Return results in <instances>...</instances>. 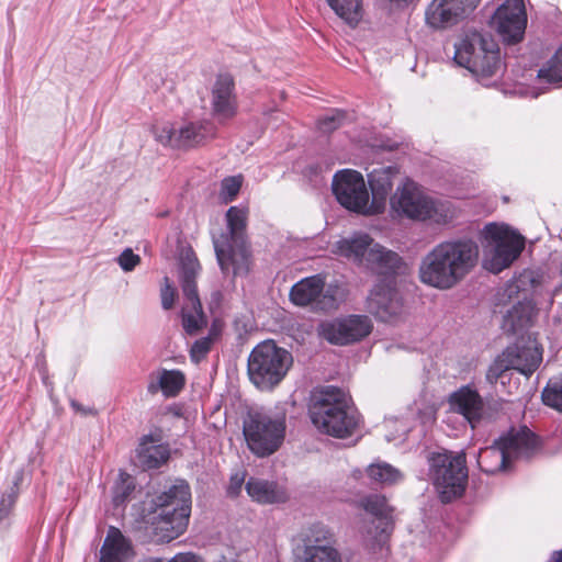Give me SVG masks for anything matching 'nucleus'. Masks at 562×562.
<instances>
[{
    "instance_id": "obj_38",
    "label": "nucleus",
    "mask_w": 562,
    "mask_h": 562,
    "mask_svg": "<svg viewBox=\"0 0 562 562\" xmlns=\"http://www.w3.org/2000/svg\"><path fill=\"white\" fill-rule=\"evenodd\" d=\"M541 398L547 406L562 413V375L548 382Z\"/></svg>"
},
{
    "instance_id": "obj_17",
    "label": "nucleus",
    "mask_w": 562,
    "mask_h": 562,
    "mask_svg": "<svg viewBox=\"0 0 562 562\" xmlns=\"http://www.w3.org/2000/svg\"><path fill=\"white\" fill-rule=\"evenodd\" d=\"M372 330L371 319L366 315H349L322 323L319 335L328 342L346 346L367 337Z\"/></svg>"
},
{
    "instance_id": "obj_6",
    "label": "nucleus",
    "mask_w": 562,
    "mask_h": 562,
    "mask_svg": "<svg viewBox=\"0 0 562 562\" xmlns=\"http://www.w3.org/2000/svg\"><path fill=\"white\" fill-rule=\"evenodd\" d=\"M454 48V61L467 68L483 86H491L501 78L504 68L501 53L490 34L468 31Z\"/></svg>"
},
{
    "instance_id": "obj_43",
    "label": "nucleus",
    "mask_w": 562,
    "mask_h": 562,
    "mask_svg": "<svg viewBox=\"0 0 562 562\" xmlns=\"http://www.w3.org/2000/svg\"><path fill=\"white\" fill-rule=\"evenodd\" d=\"M177 296L176 289L171 285L169 278H164V283L160 289L161 307L166 311L171 310Z\"/></svg>"
},
{
    "instance_id": "obj_42",
    "label": "nucleus",
    "mask_w": 562,
    "mask_h": 562,
    "mask_svg": "<svg viewBox=\"0 0 562 562\" xmlns=\"http://www.w3.org/2000/svg\"><path fill=\"white\" fill-rule=\"evenodd\" d=\"M344 120L342 112L335 111L325 114L317 121V127L323 133H330L337 130Z\"/></svg>"
},
{
    "instance_id": "obj_11",
    "label": "nucleus",
    "mask_w": 562,
    "mask_h": 562,
    "mask_svg": "<svg viewBox=\"0 0 562 562\" xmlns=\"http://www.w3.org/2000/svg\"><path fill=\"white\" fill-rule=\"evenodd\" d=\"M200 270L201 266L193 250L191 248L182 250L180 283L184 302L181 308V318L183 329L188 335H195L207 324L196 288V277Z\"/></svg>"
},
{
    "instance_id": "obj_33",
    "label": "nucleus",
    "mask_w": 562,
    "mask_h": 562,
    "mask_svg": "<svg viewBox=\"0 0 562 562\" xmlns=\"http://www.w3.org/2000/svg\"><path fill=\"white\" fill-rule=\"evenodd\" d=\"M533 308L530 304L518 303L504 316L503 328L506 331L516 334L531 324Z\"/></svg>"
},
{
    "instance_id": "obj_27",
    "label": "nucleus",
    "mask_w": 562,
    "mask_h": 562,
    "mask_svg": "<svg viewBox=\"0 0 562 562\" xmlns=\"http://www.w3.org/2000/svg\"><path fill=\"white\" fill-rule=\"evenodd\" d=\"M136 457L144 469H158L170 458V449L158 432L142 437Z\"/></svg>"
},
{
    "instance_id": "obj_37",
    "label": "nucleus",
    "mask_w": 562,
    "mask_h": 562,
    "mask_svg": "<svg viewBox=\"0 0 562 562\" xmlns=\"http://www.w3.org/2000/svg\"><path fill=\"white\" fill-rule=\"evenodd\" d=\"M538 78L548 83H558L562 81V46L539 69Z\"/></svg>"
},
{
    "instance_id": "obj_19",
    "label": "nucleus",
    "mask_w": 562,
    "mask_h": 562,
    "mask_svg": "<svg viewBox=\"0 0 562 562\" xmlns=\"http://www.w3.org/2000/svg\"><path fill=\"white\" fill-rule=\"evenodd\" d=\"M493 23L507 44L522 40L527 26V13L524 0H506L498 7Z\"/></svg>"
},
{
    "instance_id": "obj_22",
    "label": "nucleus",
    "mask_w": 562,
    "mask_h": 562,
    "mask_svg": "<svg viewBox=\"0 0 562 562\" xmlns=\"http://www.w3.org/2000/svg\"><path fill=\"white\" fill-rule=\"evenodd\" d=\"M481 0H432L428 5L425 18L432 29H445L457 24L471 13Z\"/></svg>"
},
{
    "instance_id": "obj_49",
    "label": "nucleus",
    "mask_w": 562,
    "mask_h": 562,
    "mask_svg": "<svg viewBox=\"0 0 562 562\" xmlns=\"http://www.w3.org/2000/svg\"><path fill=\"white\" fill-rule=\"evenodd\" d=\"M212 297L213 300L216 302V304L220 302V299H221V293L220 292H214L212 294Z\"/></svg>"
},
{
    "instance_id": "obj_16",
    "label": "nucleus",
    "mask_w": 562,
    "mask_h": 562,
    "mask_svg": "<svg viewBox=\"0 0 562 562\" xmlns=\"http://www.w3.org/2000/svg\"><path fill=\"white\" fill-rule=\"evenodd\" d=\"M335 543L334 532L322 524H315L303 539V548L297 562H344Z\"/></svg>"
},
{
    "instance_id": "obj_29",
    "label": "nucleus",
    "mask_w": 562,
    "mask_h": 562,
    "mask_svg": "<svg viewBox=\"0 0 562 562\" xmlns=\"http://www.w3.org/2000/svg\"><path fill=\"white\" fill-rule=\"evenodd\" d=\"M375 243L366 233H355L338 240L331 251L357 263H364L368 252Z\"/></svg>"
},
{
    "instance_id": "obj_3",
    "label": "nucleus",
    "mask_w": 562,
    "mask_h": 562,
    "mask_svg": "<svg viewBox=\"0 0 562 562\" xmlns=\"http://www.w3.org/2000/svg\"><path fill=\"white\" fill-rule=\"evenodd\" d=\"M308 412L314 426L333 437H349L359 426V414L350 397L335 386L315 392Z\"/></svg>"
},
{
    "instance_id": "obj_44",
    "label": "nucleus",
    "mask_w": 562,
    "mask_h": 562,
    "mask_svg": "<svg viewBox=\"0 0 562 562\" xmlns=\"http://www.w3.org/2000/svg\"><path fill=\"white\" fill-rule=\"evenodd\" d=\"M140 262V257L133 252L131 248L124 249L117 257V263L125 272L133 271Z\"/></svg>"
},
{
    "instance_id": "obj_15",
    "label": "nucleus",
    "mask_w": 562,
    "mask_h": 562,
    "mask_svg": "<svg viewBox=\"0 0 562 562\" xmlns=\"http://www.w3.org/2000/svg\"><path fill=\"white\" fill-rule=\"evenodd\" d=\"M331 188L341 206L362 215H370L369 192L360 172L351 169L336 172Z\"/></svg>"
},
{
    "instance_id": "obj_21",
    "label": "nucleus",
    "mask_w": 562,
    "mask_h": 562,
    "mask_svg": "<svg viewBox=\"0 0 562 562\" xmlns=\"http://www.w3.org/2000/svg\"><path fill=\"white\" fill-rule=\"evenodd\" d=\"M368 311L382 322H390L402 313L403 302L395 281L376 282L367 300Z\"/></svg>"
},
{
    "instance_id": "obj_1",
    "label": "nucleus",
    "mask_w": 562,
    "mask_h": 562,
    "mask_svg": "<svg viewBox=\"0 0 562 562\" xmlns=\"http://www.w3.org/2000/svg\"><path fill=\"white\" fill-rule=\"evenodd\" d=\"M479 254V246L469 238L441 241L422 259L419 279L429 286L449 290L475 268Z\"/></svg>"
},
{
    "instance_id": "obj_10",
    "label": "nucleus",
    "mask_w": 562,
    "mask_h": 562,
    "mask_svg": "<svg viewBox=\"0 0 562 562\" xmlns=\"http://www.w3.org/2000/svg\"><path fill=\"white\" fill-rule=\"evenodd\" d=\"M292 362V355L288 350L272 340H265L248 357L249 380L259 390L269 391L284 379Z\"/></svg>"
},
{
    "instance_id": "obj_25",
    "label": "nucleus",
    "mask_w": 562,
    "mask_h": 562,
    "mask_svg": "<svg viewBox=\"0 0 562 562\" xmlns=\"http://www.w3.org/2000/svg\"><path fill=\"white\" fill-rule=\"evenodd\" d=\"M503 355L510 362L512 370H516L526 376L532 374L542 360V349L536 340L531 339H528L525 345L518 342L507 347Z\"/></svg>"
},
{
    "instance_id": "obj_47",
    "label": "nucleus",
    "mask_w": 562,
    "mask_h": 562,
    "mask_svg": "<svg viewBox=\"0 0 562 562\" xmlns=\"http://www.w3.org/2000/svg\"><path fill=\"white\" fill-rule=\"evenodd\" d=\"M23 480V470H19L14 475L13 486L11 487L10 492L16 491L19 493V485Z\"/></svg>"
},
{
    "instance_id": "obj_2",
    "label": "nucleus",
    "mask_w": 562,
    "mask_h": 562,
    "mask_svg": "<svg viewBox=\"0 0 562 562\" xmlns=\"http://www.w3.org/2000/svg\"><path fill=\"white\" fill-rule=\"evenodd\" d=\"M190 513V486L179 480L151 499L146 517L147 530L157 542H170L186 531Z\"/></svg>"
},
{
    "instance_id": "obj_45",
    "label": "nucleus",
    "mask_w": 562,
    "mask_h": 562,
    "mask_svg": "<svg viewBox=\"0 0 562 562\" xmlns=\"http://www.w3.org/2000/svg\"><path fill=\"white\" fill-rule=\"evenodd\" d=\"M246 473L245 472H236L231 476L229 484L227 487V493L229 496H237L243 488L245 483Z\"/></svg>"
},
{
    "instance_id": "obj_46",
    "label": "nucleus",
    "mask_w": 562,
    "mask_h": 562,
    "mask_svg": "<svg viewBox=\"0 0 562 562\" xmlns=\"http://www.w3.org/2000/svg\"><path fill=\"white\" fill-rule=\"evenodd\" d=\"M70 406L78 413H81L82 415H92L94 414V409L93 408H86L83 407L81 404H79L78 402L76 401H71L70 402Z\"/></svg>"
},
{
    "instance_id": "obj_14",
    "label": "nucleus",
    "mask_w": 562,
    "mask_h": 562,
    "mask_svg": "<svg viewBox=\"0 0 562 562\" xmlns=\"http://www.w3.org/2000/svg\"><path fill=\"white\" fill-rule=\"evenodd\" d=\"M151 133L162 146L192 148L212 137L214 126L209 122H186L180 125L161 122L153 125Z\"/></svg>"
},
{
    "instance_id": "obj_7",
    "label": "nucleus",
    "mask_w": 562,
    "mask_h": 562,
    "mask_svg": "<svg viewBox=\"0 0 562 562\" xmlns=\"http://www.w3.org/2000/svg\"><path fill=\"white\" fill-rule=\"evenodd\" d=\"M538 448V438L527 427L512 428L493 446L480 450L477 464L483 472L494 474L514 460L530 458Z\"/></svg>"
},
{
    "instance_id": "obj_18",
    "label": "nucleus",
    "mask_w": 562,
    "mask_h": 562,
    "mask_svg": "<svg viewBox=\"0 0 562 562\" xmlns=\"http://www.w3.org/2000/svg\"><path fill=\"white\" fill-rule=\"evenodd\" d=\"M325 278L321 274L311 276L296 282L290 291V300L296 306L315 304L322 310L337 305L338 288L328 286L324 292Z\"/></svg>"
},
{
    "instance_id": "obj_8",
    "label": "nucleus",
    "mask_w": 562,
    "mask_h": 562,
    "mask_svg": "<svg viewBox=\"0 0 562 562\" xmlns=\"http://www.w3.org/2000/svg\"><path fill=\"white\" fill-rule=\"evenodd\" d=\"M285 430V415L269 409H250L243 422L247 447L259 458L269 457L280 449Z\"/></svg>"
},
{
    "instance_id": "obj_32",
    "label": "nucleus",
    "mask_w": 562,
    "mask_h": 562,
    "mask_svg": "<svg viewBox=\"0 0 562 562\" xmlns=\"http://www.w3.org/2000/svg\"><path fill=\"white\" fill-rule=\"evenodd\" d=\"M132 555L128 540L116 528H111L101 548V562H125Z\"/></svg>"
},
{
    "instance_id": "obj_35",
    "label": "nucleus",
    "mask_w": 562,
    "mask_h": 562,
    "mask_svg": "<svg viewBox=\"0 0 562 562\" xmlns=\"http://www.w3.org/2000/svg\"><path fill=\"white\" fill-rule=\"evenodd\" d=\"M135 490V481L132 475L121 471L112 490V502L115 507L124 505Z\"/></svg>"
},
{
    "instance_id": "obj_26",
    "label": "nucleus",
    "mask_w": 562,
    "mask_h": 562,
    "mask_svg": "<svg viewBox=\"0 0 562 562\" xmlns=\"http://www.w3.org/2000/svg\"><path fill=\"white\" fill-rule=\"evenodd\" d=\"M397 175L396 167H382L373 169L368 175L369 186L372 192V202L369 214H381L385 209L386 198L393 188V179Z\"/></svg>"
},
{
    "instance_id": "obj_20",
    "label": "nucleus",
    "mask_w": 562,
    "mask_h": 562,
    "mask_svg": "<svg viewBox=\"0 0 562 562\" xmlns=\"http://www.w3.org/2000/svg\"><path fill=\"white\" fill-rule=\"evenodd\" d=\"M360 506L375 518L374 530H367V541L373 550L383 549L393 530L392 508L384 496L373 494L363 497Z\"/></svg>"
},
{
    "instance_id": "obj_4",
    "label": "nucleus",
    "mask_w": 562,
    "mask_h": 562,
    "mask_svg": "<svg viewBox=\"0 0 562 562\" xmlns=\"http://www.w3.org/2000/svg\"><path fill=\"white\" fill-rule=\"evenodd\" d=\"M248 209L231 206L226 212L227 232L213 235L216 259L224 274L246 276L250 269V249L247 238Z\"/></svg>"
},
{
    "instance_id": "obj_24",
    "label": "nucleus",
    "mask_w": 562,
    "mask_h": 562,
    "mask_svg": "<svg viewBox=\"0 0 562 562\" xmlns=\"http://www.w3.org/2000/svg\"><path fill=\"white\" fill-rule=\"evenodd\" d=\"M212 111L221 121L232 119L237 111L235 82L229 74H221L212 88Z\"/></svg>"
},
{
    "instance_id": "obj_36",
    "label": "nucleus",
    "mask_w": 562,
    "mask_h": 562,
    "mask_svg": "<svg viewBox=\"0 0 562 562\" xmlns=\"http://www.w3.org/2000/svg\"><path fill=\"white\" fill-rule=\"evenodd\" d=\"M367 472L371 480L381 484H394L402 480V473L386 462L373 463Z\"/></svg>"
},
{
    "instance_id": "obj_39",
    "label": "nucleus",
    "mask_w": 562,
    "mask_h": 562,
    "mask_svg": "<svg viewBox=\"0 0 562 562\" xmlns=\"http://www.w3.org/2000/svg\"><path fill=\"white\" fill-rule=\"evenodd\" d=\"M243 183L240 176L224 178L221 182L220 199L223 203L232 202L238 194Z\"/></svg>"
},
{
    "instance_id": "obj_13",
    "label": "nucleus",
    "mask_w": 562,
    "mask_h": 562,
    "mask_svg": "<svg viewBox=\"0 0 562 562\" xmlns=\"http://www.w3.org/2000/svg\"><path fill=\"white\" fill-rule=\"evenodd\" d=\"M485 249L490 256L485 267L497 273L509 267L525 247L524 238L504 224L490 223L483 229Z\"/></svg>"
},
{
    "instance_id": "obj_9",
    "label": "nucleus",
    "mask_w": 562,
    "mask_h": 562,
    "mask_svg": "<svg viewBox=\"0 0 562 562\" xmlns=\"http://www.w3.org/2000/svg\"><path fill=\"white\" fill-rule=\"evenodd\" d=\"M391 209L398 216L413 221L446 224L453 217L451 206L447 202L436 201L426 195L411 180L398 187L391 198Z\"/></svg>"
},
{
    "instance_id": "obj_28",
    "label": "nucleus",
    "mask_w": 562,
    "mask_h": 562,
    "mask_svg": "<svg viewBox=\"0 0 562 562\" xmlns=\"http://www.w3.org/2000/svg\"><path fill=\"white\" fill-rule=\"evenodd\" d=\"M366 266L376 274L382 276L381 280L395 281V274L402 269L403 260L395 251L375 243L368 252Z\"/></svg>"
},
{
    "instance_id": "obj_23",
    "label": "nucleus",
    "mask_w": 562,
    "mask_h": 562,
    "mask_svg": "<svg viewBox=\"0 0 562 562\" xmlns=\"http://www.w3.org/2000/svg\"><path fill=\"white\" fill-rule=\"evenodd\" d=\"M449 405L451 411L462 415L472 428L481 422L484 414L483 398L471 385L454 391L449 397Z\"/></svg>"
},
{
    "instance_id": "obj_34",
    "label": "nucleus",
    "mask_w": 562,
    "mask_h": 562,
    "mask_svg": "<svg viewBox=\"0 0 562 562\" xmlns=\"http://www.w3.org/2000/svg\"><path fill=\"white\" fill-rule=\"evenodd\" d=\"M329 7L347 23H358L361 18V0H327Z\"/></svg>"
},
{
    "instance_id": "obj_5",
    "label": "nucleus",
    "mask_w": 562,
    "mask_h": 562,
    "mask_svg": "<svg viewBox=\"0 0 562 562\" xmlns=\"http://www.w3.org/2000/svg\"><path fill=\"white\" fill-rule=\"evenodd\" d=\"M454 48V61L467 68L483 86H491L501 78L504 68L501 53L490 34L468 31Z\"/></svg>"
},
{
    "instance_id": "obj_12",
    "label": "nucleus",
    "mask_w": 562,
    "mask_h": 562,
    "mask_svg": "<svg viewBox=\"0 0 562 562\" xmlns=\"http://www.w3.org/2000/svg\"><path fill=\"white\" fill-rule=\"evenodd\" d=\"M430 476L443 503L463 494L468 482L465 457L445 451L429 458Z\"/></svg>"
},
{
    "instance_id": "obj_41",
    "label": "nucleus",
    "mask_w": 562,
    "mask_h": 562,
    "mask_svg": "<svg viewBox=\"0 0 562 562\" xmlns=\"http://www.w3.org/2000/svg\"><path fill=\"white\" fill-rule=\"evenodd\" d=\"M212 345L213 338L211 335L195 340L190 349L191 360L195 363H199L210 352Z\"/></svg>"
},
{
    "instance_id": "obj_40",
    "label": "nucleus",
    "mask_w": 562,
    "mask_h": 562,
    "mask_svg": "<svg viewBox=\"0 0 562 562\" xmlns=\"http://www.w3.org/2000/svg\"><path fill=\"white\" fill-rule=\"evenodd\" d=\"M509 363L503 353L499 355L486 372L487 382L494 384L499 379L503 380L506 376V372L512 370ZM502 384H504V381H502Z\"/></svg>"
},
{
    "instance_id": "obj_30",
    "label": "nucleus",
    "mask_w": 562,
    "mask_h": 562,
    "mask_svg": "<svg viewBox=\"0 0 562 562\" xmlns=\"http://www.w3.org/2000/svg\"><path fill=\"white\" fill-rule=\"evenodd\" d=\"M147 391L150 394H156L159 391L165 397L177 396L186 384V376L179 370L160 369L149 376Z\"/></svg>"
},
{
    "instance_id": "obj_31",
    "label": "nucleus",
    "mask_w": 562,
    "mask_h": 562,
    "mask_svg": "<svg viewBox=\"0 0 562 562\" xmlns=\"http://www.w3.org/2000/svg\"><path fill=\"white\" fill-rule=\"evenodd\" d=\"M245 487L249 497L260 504L282 503L286 499L284 488L274 481L250 477Z\"/></svg>"
},
{
    "instance_id": "obj_48",
    "label": "nucleus",
    "mask_w": 562,
    "mask_h": 562,
    "mask_svg": "<svg viewBox=\"0 0 562 562\" xmlns=\"http://www.w3.org/2000/svg\"><path fill=\"white\" fill-rule=\"evenodd\" d=\"M551 562H562V550L553 554Z\"/></svg>"
}]
</instances>
